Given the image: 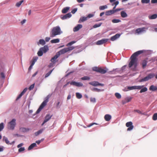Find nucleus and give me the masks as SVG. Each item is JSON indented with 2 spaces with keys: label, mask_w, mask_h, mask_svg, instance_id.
I'll use <instances>...</instances> for the list:
<instances>
[{
  "label": "nucleus",
  "mask_w": 157,
  "mask_h": 157,
  "mask_svg": "<svg viewBox=\"0 0 157 157\" xmlns=\"http://www.w3.org/2000/svg\"><path fill=\"white\" fill-rule=\"evenodd\" d=\"M150 53L151 51L150 50H145L138 51L134 53L130 57L131 60L129 63V67L131 68L133 66H134V67L133 69L134 71H135L138 64V59L137 58V57L142 53H145L146 55H148Z\"/></svg>",
  "instance_id": "f257e3e1"
},
{
  "label": "nucleus",
  "mask_w": 157,
  "mask_h": 157,
  "mask_svg": "<svg viewBox=\"0 0 157 157\" xmlns=\"http://www.w3.org/2000/svg\"><path fill=\"white\" fill-rule=\"evenodd\" d=\"M62 33L59 26L54 27L52 30L50 36L51 37H54L57 35H60Z\"/></svg>",
  "instance_id": "f03ea898"
},
{
  "label": "nucleus",
  "mask_w": 157,
  "mask_h": 157,
  "mask_svg": "<svg viewBox=\"0 0 157 157\" xmlns=\"http://www.w3.org/2000/svg\"><path fill=\"white\" fill-rule=\"evenodd\" d=\"M74 48L75 47L73 46H71L67 48H66L61 50H60L57 53L59 56L61 55L64 54L68 52L73 50Z\"/></svg>",
  "instance_id": "7ed1b4c3"
},
{
  "label": "nucleus",
  "mask_w": 157,
  "mask_h": 157,
  "mask_svg": "<svg viewBox=\"0 0 157 157\" xmlns=\"http://www.w3.org/2000/svg\"><path fill=\"white\" fill-rule=\"evenodd\" d=\"M93 71H96L101 74H105L107 72V70L102 68L101 67L95 66L92 68Z\"/></svg>",
  "instance_id": "20e7f679"
},
{
  "label": "nucleus",
  "mask_w": 157,
  "mask_h": 157,
  "mask_svg": "<svg viewBox=\"0 0 157 157\" xmlns=\"http://www.w3.org/2000/svg\"><path fill=\"white\" fill-rule=\"evenodd\" d=\"M155 75L153 73H151L149 74L146 77L142 78V79L139 80L140 82H146L148 81L149 80L153 78L155 76Z\"/></svg>",
  "instance_id": "39448f33"
},
{
  "label": "nucleus",
  "mask_w": 157,
  "mask_h": 157,
  "mask_svg": "<svg viewBox=\"0 0 157 157\" xmlns=\"http://www.w3.org/2000/svg\"><path fill=\"white\" fill-rule=\"evenodd\" d=\"M155 75L153 73H151L149 74L146 77L142 78V79L139 80L140 82H146L148 81L149 80L153 78L155 76Z\"/></svg>",
  "instance_id": "423d86ee"
},
{
  "label": "nucleus",
  "mask_w": 157,
  "mask_h": 157,
  "mask_svg": "<svg viewBox=\"0 0 157 157\" xmlns=\"http://www.w3.org/2000/svg\"><path fill=\"white\" fill-rule=\"evenodd\" d=\"M155 75L153 73H151L149 74L146 77L142 78V79L139 80L140 82H146L148 81L149 80L153 78L155 76Z\"/></svg>",
  "instance_id": "0eeeda50"
},
{
  "label": "nucleus",
  "mask_w": 157,
  "mask_h": 157,
  "mask_svg": "<svg viewBox=\"0 0 157 157\" xmlns=\"http://www.w3.org/2000/svg\"><path fill=\"white\" fill-rule=\"evenodd\" d=\"M49 97L47 96L46 98V99L42 103L39 108L37 110L36 112V114L39 113L40 111L46 105L47 102L48 101Z\"/></svg>",
  "instance_id": "6e6552de"
},
{
  "label": "nucleus",
  "mask_w": 157,
  "mask_h": 157,
  "mask_svg": "<svg viewBox=\"0 0 157 157\" xmlns=\"http://www.w3.org/2000/svg\"><path fill=\"white\" fill-rule=\"evenodd\" d=\"M16 120L15 119H13L11 121L8 123V128L10 129L13 130L16 125Z\"/></svg>",
  "instance_id": "1a4fd4ad"
},
{
  "label": "nucleus",
  "mask_w": 157,
  "mask_h": 157,
  "mask_svg": "<svg viewBox=\"0 0 157 157\" xmlns=\"http://www.w3.org/2000/svg\"><path fill=\"white\" fill-rule=\"evenodd\" d=\"M89 84L94 86H104V84L100 83L96 81H94L89 82Z\"/></svg>",
  "instance_id": "9d476101"
},
{
  "label": "nucleus",
  "mask_w": 157,
  "mask_h": 157,
  "mask_svg": "<svg viewBox=\"0 0 157 157\" xmlns=\"http://www.w3.org/2000/svg\"><path fill=\"white\" fill-rule=\"evenodd\" d=\"M126 125L128 128L127 129V131H131L132 130L134 126L132 122H128L126 124Z\"/></svg>",
  "instance_id": "9b49d317"
},
{
  "label": "nucleus",
  "mask_w": 157,
  "mask_h": 157,
  "mask_svg": "<svg viewBox=\"0 0 157 157\" xmlns=\"http://www.w3.org/2000/svg\"><path fill=\"white\" fill-rule=\"evenodd\" d=\"M70 84L71 85L76 86L78 87H82L83 86V84L82 83L76 82L75 81H72L70 82Z\"/></svg>",
  "instance_id": "f8f14e48"
},
{
  "label": "nucleus",
  "mask_w": 157,
  "mask_h": 157,
  "mask_svg": "<svg viewBox=\"0 0 157 157\" xmlns=\"http://www.w3.org/2000/svg\"><path fill=\"white\" fill-rule=\"evenodd\" d=\"M108 40V39H103L101 40H98L97 41L96 43V44L98 45H100L103 44L104 43L107 42Z\"/></svg>",
  "instance_id": "ddd939ff"
},
{
  "label": "nucleus",
  "mask_w": 157,
  "mask_h": 157,
  "mask_svg": "<svg viewBox=\"0 0 157 157\" xmlns=\"http://www.w3.org/2000/svg\"><path fill=\"white\" fill-rule=\"evenodd\" d=\"M132 98L130 97H127L125 98L124 100H123L121 101V104L124 105L127 102L131 101Z\"/></svg>",
  "instance_id": "4468645a"
},
{
  "label": "nucleus",
  "mask_w": 157,
  "mask_h": 157,
  "mask_svg": "<svg viewBox=\"0 0 157 157\" xmlns=\"http://www.w3.org/2000/svg\"><path fill=\"white\" fill-rule=\"evenodd\" d=\"M121 71L120 69L119 68H116L115 69H113V70L109 72V73L110 74H116V72L118 73H121Z\"/></svg>",
  "instance_id": "2eb2a0df"
},
{
  "label": "nucleus",
  "mask_w": 157,
  "mask_h": 157,
  "mask_svg": "<svg viewBox=\"0 0 157 157\" xmlns=\"http://www.w3.org/2000/svg\"><path fill=\"white\" fill-rule=\"evenodd\" d=\"M121 35V34L120 33H117L115 35L111 37V40L112 41L116 40V39L119 38Z\"/></svg>",
  "instance_id": "dca6fc26"
},
{
  "label": "nucleus",
  "mask_w": 157,
  "mask_h": 157,
  "mask_svg": "<svg viewBox=\"0 0 157 157\" xmlns=\"http://www.w3.org/2000/svg\"><path fill=\"white\" fill-rule=\"evenodd\" d=\"M90 89L92 91L95 92H99L104 91V89H99L95 87L90 88Z\"/></svg>",
  "instance_id": "f3484780"
},
{
  "label": "nucleus",
  "mask_w": 157,
  "mask_h": 157,
  "mask_svg": "<svg viewBox=\"0 0 157 157\" xmlns=\"http://www.w3.org/2000/svg\"><path fill=\"white\" fill-rule=\"evenodd\" d=\"M43 52L45 53L47 52L49 50L48 47L47 45H45L43 47L40 48Z\"/></svg>",
  "instance_id": "a211bd4d"
},
{
  "label": "nucleus",
  "mask_w": 157,
  "mask_h": 157,
  "mask_svg": "<svg viewBox=\"0 0 157 157\" xmlns=\"http://www.w3.org/2000/svg\"><path fill=\"white\" fill-rule=\"evenodd\" d=\"M27 90V88H25L23 90V91L17 97L16 99V100H17L19 99L20 98L22 97V96L26 92Z\"/></svg>",
  "instance_id": "6ab92c4d"
},
{
  "label": "nucleus",
  "mask_w": 157,
  "mask_h": 157,
  "mask_svg": "<svg viewBox=\"0 0 157 157\" xmlns=\"http://www.w3.org/2000/svg\"><path fill=\"white\" fill-rule=\"evenodd\" d=\"M145 28L144 27L139 28L136 29V33L139 34L142 32L145 31Z\"/></svg>",
  "instance_id": "aec40b11"
},
{
  "label": "nucleus",
  "mask_w": 157,
  "mask_h": 157,
  "mask_svg": "<svg viewBox=\"0 0 157 157\" xmlns=\"http://www.w3.org/2000/svg\"><path fill=\"white\" fill-rule=\"evenodd\" d=\"M72 15L70 13H68L65 15L61 17V18L62 20H64L67 18H70L71 16Z\"/></svg>",
  "instance_id": "412c9836"
},
{
  "label": "nucleus",
  "mask_w": 157,
  "mask_h": 157,
  "mask_svg": "<svg viewBox=\"0 0 157 157\" xmlns=\"http://www.w3.org/2000/svg\"><path fill=\"white\" fill-rule=\"evenodd\" d=\"M88 17V15H87L86 17H81L78 23H80L82 22H83L84 21L87 20V18Z\"/></svg>",
  "instance_id": "4be33fe9"
},
{
  "label": "nucleus",
  "mask_w": 157,
  "mask_h": 157,
  "mask_svg": "<svg viewBox=\"0 0 157 157\" xmlns=\"http://www.w3.org/2000/svg\"><path fill=\"white\" fill-rule=\"evenodd\" d=\"M82 25L81 24H78L76 26H75L73 29V31L74 32H76L78 31L80 29L82 28Z\"/></svg>",
  "instance_id": "5701e85b"
},
{
  "label": "nucleus",
  "mask_w": 157,
  "mask_h": 157,
  "mask_svg": "<svg viewBox=\"0 0 157 157\" xmlns=\"http://www.w3.org/2000/svg\"><path fill=\"white\" fill-rule=\"evenodd\" d=\"M148 18L150 20H153L157 18V14L156 13L152 15H149L148 16Z\"/></svg>",
  "instance_id": "b1692460"
},
{
  "label": "nucleus",
  "mask_w": 157,
  "mask_h": 157,
  "mask_svg": "<svg viewBox=\"0 0 157 157\" xmlns=\"http://www.w3.org/2000/svg\"><path fill=\"white\" fill-rule=\"evenodd\" d=\"M59 57V56L58 55L57 53H56V55L52 58L51 60V61L54 63H55L56 62V59H57Z\"/></svg>",
  "instance_id": "393cba45"
},
{
  "label": "nucleus",
  "mask_w": 157,
  "mask_h": 157,
  "mask_svg": "<svg viewBox=\"0 0 157 157\" xmlns=\"http://www.w3.org/2000/svg\"><path fill=\"white\" fill-rule=\"evenodd\" d=\"M111 116L109 114H106L104 116L105 120L107 121H109L111 119Z\"/></svg>",
  "instance_id": "a878e982"
},
{
  "label": "nucleus",
  "mask_w": 157,
  "mask_h": 157,
  "mask_svg": "<svg viewBox=\"0 0 157 157\" xmlns=\"http://www.w3.org/2000/svg\"><path fill=\"white\" fill-rule=\"evenodd\" d=\"M114 13L113 10H110L106 11L105 12V15L106 16L110 15Z\"/></svg>",
  "instance_id": "bb28decb"
},
{
  "label": "nucleus",
  "mask_w": 157,
  "mask_h": 157,
  "mask_svg": "<svg viewBox=\"0 0 157 157\" xmlns=\"http://www.w3.org/2000/svg\"><path fill=\"white\" fill-rule=\"evenodd\" d=\"M30 129L29 128H25L21 127L20 128V130L21 132H28Z\"/></svg>",
  "instance_id": "cd10ccee"
},
{
  "label": "nucleus",
  "mask_w": 157,
  "mask_h": 157,
  "mask_svg": "<svg viewBox=\"0 0 157 157\" xmlns=\"http://www.w3.org/2000/svg\"><path fill=\"white\" fill-rule=\"evenodd\" d=\"M150 90L155 91L157 90V86H155L154 85H151L149 88Z\"/></svg>",
  "instance_id": "c85d7f7f"
},
{
  "label": "nucleus",
  "mask_w": 157,
  "mask_h": 157,
  "mask_svg": "<svg viewBox=\"0 0 157 157\" xmlns=\"http://www.w3.org/2000/svg\"><path fill=\"white\" fill-rule=\"evenodd\" d=\"M121 15L123 18H125L128 16V15L124 11H122L121 12Z\"/></svg>",
  "instance_id": "c756f323"
},
{
  "label": "nucleus",
  "mask_w": 157,
  "mask_h": 157,
  "mask_svg": "<svg viewBox=\"0 0 157 157\" xmlns=\"http://www.w3.org/2000/svg\"><path fill=\"white\" fill-rule=\"evenodd\" d=\"M52 115H50L49 114H47L45 117V119L44 120L45 122H47L52 117Z\"/></svg>",
  "instance_id": "7c9ffc66"
},
{
  "label": "nucleus",
  "mask_w": 157,
  "mask_h": 157,
  "mask_svg": "<svg viewBox=\"0 0 157 157\" xmlns=\"http://www.w3.org/2000/svg\"><path fill=\"white\" fill-rule=\"evenodd\" d=\"M70 9V7H67L64 8L62 10V12L63 13H67Z\"/></svg>",
  "instance_id": "2f4dec72"
},
{
  "label": "nucleus",
  "mask_w": 157,
  "mask_h": 157,
  "mask_svg": "<svg viewBox=\"0 0 157 157\" xmlns=\"http://www.w3.org/2000/svg\"><path fill=\"white\" fill-rule=\"evenodd\" d=\"M3 141H5L6 143L7 144H11L10 143L9 141L8 140L7 138L5 136H4L3 137Z\"/></svg>",
  "instance_id": "473e14b6"
},
{
  "label": "nucleus",
  "mask_w": 157,
  "mask_h": 157,
  "mask_svg": "<svg viewBox=\"0 0 157 157\" xmlns=\"http://www.w3.org/2000/svg\"><path fill=\"white\" fill-rule=\"evenodd\" d=\"M45 44V41L43 39L40 40L39 42L37 43V44L38 45L40 44L42 45H44Z\"/></svg>",
  "instance_id": "72a5a7b5"
},
{
  "label": "nucleus",
  "mask_w": 157,
  "mask_h": 157,
  "mask_svg": "<svg viewBox=\"0 0 157 157\" xmlns=\"http://www.w3.org/2000/svg\"><path fill=\"white\" fill-rule=\"evenodd\" d=\"M36 146V144L35 143H33L32 144L28 147V150H31L34 147Z\"/></svg>",
  "instance_id": "f704fd0d"
},
{
  "label": "nucleus",
  "mask_w": 157,
  "mask_h": 157,
  "mask_svg": "<svg viewBox=\"0 0 157 157\" xmlns=\"http://www.w3.org/2000/svg\"><path fill=\"white\" fill-rule=\"evenodd\" d=\"M59 40L58 38L52 40L51 41V42L52 43H59Z\"/></svg>",
  "instance_id": "c9c22d12"
},
{
  "label": "nucleus",
  "mask_w": 157,
  "mask_h": 157,
  "mask_svg": "<svg viewBox=\"0 0 157 157\" xmlns=\"http://www.w3.org/2000/svg\"><path fill=\"white\" fill-rule=\"evenodd\" d=\"M147 90V87H145L142 88L141 89L140 92V93H142L145 92Z\"/></svg>",
  "instance_id": "e433bc0d"
},
{
  "label": "nucleus",
  "mask_w": 157,
  "mask_h": 157,
  "mask_svg": "<svg viewBox=\"0 0 157 157\" xmlns=\"http://www.w3.org/2000/svg\"><path fill=\"white\" fill-rule=\"evenodd\" d=\"M147 62L146 60H143L142 63V67L144 68L147 65Z\"/></svg>",
  "instance_id": "4c0bfd02"
},
{
  "label": "nucleus",
  "mask_w": 157,
  "mask_h": 157,
  "mask_svg": "<svg viewBox=\"0 0 157 157\" xmlns=\"http://www.w3.org/2000/svg\"><path fill=\"white\" fill-rule=\"evenodd\" d=\"M43 131V129H41L37 132H36L35 133V135L36 136H37L39 134L42 133Z\"/></svg>",
  "instance_id": "58836bf2"
},
{
  "label": "nucleus",
  "mask_w": 157,
  "mask_h": 157,
  "mask_svg": "<svg viewBox=\"0 0 157 157\" xmlns=\"http://www.w3.org/2000/svg\"><path fill=\"white\" fill-rule=\"evenodd\" d=\"M107 6L105 5L100 6L99 7V9L100 10H103L105 9H107Z\"/></svg>",
  "instance_id": "ea45409f"
},
{
  "label": "nucleus",
  "mask_w": 157,
  "mask_h": 157,
  "mask_svg": "<svg viewBox=\"0 0 157 157\" xmlns=\"http://www.w3.org/2000/svg\"><path fill=\"white\" fill-rule=\"evenodd\" d=\"M112 21L113 23H118L121 22V21L119 19H113Z\"/></svg>",
  "instance_id": "a19ab883"
},
{
  "label": "nucleus",
  "mask_w": 157,
  "mask_h": 157,
  "mask_svg": "<svg viewBox=\"0 0 157 157\" xmlns=\"http://www.w3.org/2000/svg\"><path fill=\"white\" fill-rule=\"evenodd\" d=\"M54 69V68H53L52 70H51L48 72L47 73L45 76V78H46L48 77L51 75Z\"/></svg>",
  "instance_id": "79ce46f5"
},
{
  "label": "nucleus",
  "mask_w": 157,
  "mask_h": 157,
  "mask_svg": "<svg viewBox=\"0 0 157 157\" xmlns=\"http://www.w3.org/2000/svg\"><path fill=\"white\" fill-rule=\"evenodd\" d=\"M115 95L116 97L118 99H120L121 97V94L118 93H116L115 94Z\"/></svg>",
  "instance_id": "37998d69"
},
{
  "label": "nucleus",
  "mask_w": 157,
  "mask_h": 157,
  "mask_svg": "<svg viewBox=\"0 0 157 157\" xmlns=\"http://www.w3.org/2000/svg\"><path fill=\"white\" fill-rule=\"evenodd\" d=\"M102 24V23H101V22L99 23L98 24H95L93 26V28H97L99 27Z\"/></svg>",
  "instance_id": "c03bdc74"
},
{
  "label": "nucleus",
  "mask_w": 157,
  "mask_h": 157,
  "mask_svg": "<svg viewBox=\"0 0 157 157\" xmlns=\"http://www.w3.org/2000/svg\"><path fill=\"white\" fill-rule=\"evenodd\" d=\"M24 1L23 0H21V1L17 2L16 4V6L17 7H19L21 4Z\"/></svg>",
  "instance_id": "a18cd8bd"
},
{
  "label": "nucleus",
  "mask_w": 157,
  "mask_h": 157,
  "mask_svg": "<svg viewBox=\"0 0 157 157\" xmlns=\"http://www.w3.org/2000/svg\"><path fill=\"white\" fill-rule=\"evenodd\" d=\"M127 88L129 90H133L136 89V86H128V87Z\"/></svg>",
  "instance_id": "49530a36"
},
{
  "label": "nucleus",
  "mask_w": 157,
  "mask_h": 157,
  "mask_svg": "<svg viewBox=\"0 0 157 157\" xmlns=\"http://www.w3.org/2000/svg\"><path fill=\"white\" fill-rule=\"evenodd\" d=\"M76 98L78 99H80L82 98V95L79 93H76Z\"/></svg>",
  "instance_id": "de8ad7c7"
},
{
  "label": "nucleus",
  "mask_w": 157,
  "mask_h": 157,
  "mask_svg": "<svg viewBox=\"0 0 157 157\" xmlns=\"http://www.w3.org/2000/svg\"><path fill=\"white\" fill-rule=\"evenodd\" d=\"M141 2L143 4H148L150 3V0H141Z\"/></svg>",
  "instance_id": "09e8293b"
},
{
  "label": "nucleus",
  "mask_w": 157,
  "mask_h": 157,
  "mask_svg": "<svg viewBox=\"0 0 157 157\" xmlns=\"http://www.w3.org/2000/svg\"><path fill=\"white\" fill-rule=\"evenodd\" d=\"M43 52L42 51L40 48L39 50L37 52V55L39 56H42L43 54Z\"/></svg>",
  "instance_id": "8fccbe9b"
},
{
  "label": "nucleus",
  "mask_w": 157,
  "mask_h": 157,
  "mask_svg": "<svg viewBox=\"0 0 157 157\" xmlns=\"http://www.w3.org/2000/svg\"><path fill=\"white\" fill-rule=\"evenodd\" d=\"M152 119L154 121L157 120V113H155L153 114Z\"/></svg>",
  "instance_id": "3c124183"
},
{
  "label": "nucleus",
  "mask_w": 157,
  "mask_h": 157,
  "mask_svg": "<svg viewBox=\"0 0 157 157\" xmlns=\"http://www.w3.org/2000/svg\"><path fill=\"white\" fill-rule=\"evenodd\" d=\"M90 101L93 103H95L96 102V100L94 98H90Z\"/></svg>",
  "instance_id": "603ef678"
},
{
  "label": "nucleus",
  "mask_w": 157,
  "mask_h": 157,
  "mask_svg": "<svg viewBox=\"0 0 157 157\" xmlns=\"http://www.w3.org/2000/svg\"><path fill=\"white\" fill-rule=\"evenodd\" d=\"M75 41H72L69 43H68L66 46H69L71 45H72L73 44H74L75 43Z\"/></svg>",
  "instance_id": "864d4df0"
},
{
  "label": "nucleus",
  "mask_w": 157,
  "mask_h": 157,
  "mask_svg": "<svg viewBox=\"0 0 157 157\" xmlns=\"http://www.w3.org/2000/svg\"><path fill=\"white\" fill-rule=\"evenodd\" d=\"M134 111L135 112H136L139 113V114H142V115H144V113H142L138 109H135L134 110Z\"/></svg>",
  "instance_id": "5fc2aeb1"
},
{
  "label": "nucleus",
  "mask_w": 157,
  "mask_h": 157,
  "mask_svg": "<svg viewBox=\"0 0 157 157\" xmlns=\"http://www.w3.org/2000/svg\"><path fill=\"white\" fill-rule=\"evenodd\" d=\"M4 127V124L3 123H1L0 124V132L2 130Z\"/></svg>",
  "instance_id": "6e6d98bb"
},
{
  "label": "nucleus",
  "mask_w": 157,
  "mask_h": 157,
  "mask_svg": "<svg viewBox=\"0 0 157 157\" xmlns=\"http://www.w3.org/2000/svg\"><path fill=\"white\" fill-rule=\"evenodd\" d=\"M144 87V85L142 86H136V89L140 90Z\"/></svg>",
  "instance_id": "4d7b16f0"
},
{
  "label": "nucleus",
  "mask_w": 157,
  "mask_h": 157,
  "mask_svg": "<svg viewBox=\"0 0 157 157\" xmlns=\"http://www.w3.org/2000/svg\"><path fill=\"white\" fill-rule=\"evenodd\" d=\"M127 66V65H124L122 66L121 68H120L121 71H123L124 70Z\"/></svg>",
  "instance_id": "13d9d810"
},
{
  "label": "nucleus",
  "mask_w": 157,
  "mask_h": 157,
  "mask_svg": "<svg viewBox=\"0 0 157 157\" xmlns=\"http://www.w3.org/2000/svg\"><path fill=\"white\" fill-rule=\"evenodd\" d=\"M25 150V149L24 147H21L20 148L18 149V151L19 152H21L24 151Z\"/></svg>",
  "instance_id": "bf43d9fd"
},
{
  "label": "nucleus",
  "mask_w": 157,
  "mask_h": 157,
  "mask_svg": "<svg viewBox=\"0 0 157 157\" xmlns=\"http://www.w3.org/2000/svg\"><path fill=\"white\" fill-rule=\"evenodd\" d=\"M119 3V2L118 1H115L114 2L113 4H112V5H113L114 4L116 6H117Z\"/></svg>",
  "instance_id": "052dcab7"
},
{
  "label": "nucleus",
  "mask_w": 157,
  "mask_h": 157,
  "mask_svg": "<svg viewBox=\"0 0 157 157\" xmlns=\"http://www.w3.org/2000/svg\"><path fill=\"white\" fill-rule=\"evenodd\" d=\"M81 79L82 80H87L88 79V76H84L83 77H82L81 78Z\"/></svg>",
  "instance_id": "680f3d73"
},
{
  "label": "nucleus",
  "mask_w": 157,
  "mask_h": 157,
  "mask_svg": "<svg viewBox=\"0 0 157 157\" xmlns=\"http://www.w3.org/2000/svg\"><path fill=\"white\" fill-rule=\"evenodd\" d=\"M34 84H33L31 85L29 87V90H32L34 87Z\"/></svg>",
  "instance_id": "e2e57ef3"
},
{
  "label": "nucleus",
  "mask_w": 157,
  "mask_h": 157,
  "mask_svg": "<svg viewBox=\"0 0 157 157\" xmlns=\"http://www.w3.org/2000/svg\"><path fill=\"white\" fill-rule=\"evenodd\" d=\"M77 8H75L72 10L71 13L73 14H74L77 11Z\"/></svg>",
  "instance_id": "0e129e2a"
},
{
  "label": "nucleus",
  "mask_w": 157,
  "mask_h": 157,
  "mask_svg": "<svg viewBox=\"0 0 157 157\" xmlns=\"http://www.w3.org/2000/svg\"><path fill=\"white\" fill-rule=\"evenodd\" d=\"M94 124L98 125V124L97 123H91L90 124H89V128L90 127H91V126H93Z\"/></svg>",
  "instance_id": "69168bd1"
},
{
  "label": "nucleus",
  "mask_w": 157,
  "mask_h": 157,
  "mask_svg": "<svg viewBox=\"0 0 157 157\" xmlns=\"http://www.w3.org/2000/svg\"><path fill=\"white\" fill-rule=\"evenodd\" d=\"M122 9H123L122 8H117L115 9V10H114V12L115 13V12H117L120 11Z\"/></svg>",
  "instance_id": "338daca9"
},
{
  "label": "nucleus",
  "mask_w": 157,
  "mask_h": 157,
  "mask_svg": "<svg viewBox=\"0 0 157 157\" xmlns=\"http://www.w3.org/2000/svg\"><path fill=\"white\" fill-rule=\"evenodd\" d=\"M151 2L152 4L157 3V0H151Z\"/></svg>",
  "instance_id": "774afa93"
}]
</instances>
